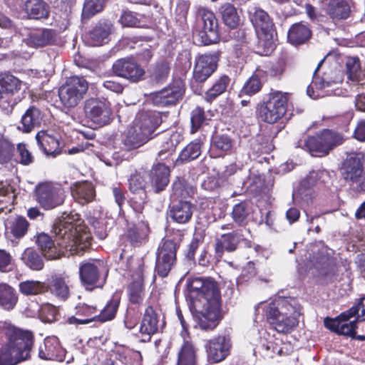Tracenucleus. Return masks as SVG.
I'll return each mask as SVG.
<instances>
[{
	"instance_id": "nucleus-1",
	"label": "nucleus",
	"mask_w": 365,
	"mask_h": 365,
	"mask_svg": "<svg viewBox=\"0 0 365 365\" xmlns=\"http://www.w3.org/2000/svg\"><path fill=\"white\" fill-rule=\"evenodd\" d=\"M74 220L73 215L64 212L53 224L54 240L44 232L36 236V243L45 258L56 259L67 252L71 255H78L91 245L89 235Z\"/></svg>"
},
{
	"instance_id": "nucleus-2",
	"label": "nucleus",
	"mask_w": 365,
	"mask_h": 365,
	"mask_svg": "<svg viewBox=\"0 0 365 365\" xmlns=\"http://www.w3.org/2000/svg\"><path fill=\"white\" fill-rule=\"evenodd\" d=\"M189 291L202 304V309L194 314L200 328L215 329L221 318V295L217 282L211 279L195 277L189 284Z\"/></svg>"
},
{
	"instance_id": "nucleus-3",
	"label": "nucleus",
	"mask_w": 365,
	"mask_h": 365,
	"mask_svg": "<svg viewBox=\"0 0 365 365\" xmlns=\"http://www.w3.org/2000/svg\"><path fill=\"white\" fill-rule=\"evenodd\" d=\"M33 343L34 336L31 331L14 330L8 343L0 349V365H16L27 359Z\"/></svg>"
},
{
	"instance_id": "nucleus-4",
	"label": "nucleus",
	"mask_w": 365,
	"mask_h": 365,
	"mask_svg": "<svg viewBox=\"0 0 365 365\" xmlns=\"http://www.w3.org/2000/svg\"><path fill=\"white\" fill-rule=\"evenodd\" d=\"M251 21L256 29L258 41V53L261 55H269L275 48L277 34L274 29V24L269 16L264 10L255 8L250 12Z\"/></svg>"
},
{
	"instance_id": "nucleus-5",
	"label": "nucleus",
	"mask_w": 365,
	"mask_h": 365,
	"mask_svg": "<svg viewBox=\"0 0 365 365\" xmlns=\"http://www.w3.org/2000/svg\"><path fill=\"white\" fill-rule=\"evenodd\" d=\"M344 140L343 136L339 133L325 129L316 135L301 139L298 142V147L307 150L312 156L324 157L341 145Z\"/></svg>"
},
{
	"instance_id": "nucleus-6",
	"label": "nucleus",
	"mask_w": 365,
	"mask_h": 365,
	"mask_svg": "<svg viewBox=\"0 0 365 365\" xmlns=\"http://www.w3.org/2000/svg\"><path fill=\"white\" fill-rule=\"evenodd\" d=\"M364 155L361 153L349 154L342 163L341 175L349 187L354 192H365Z\"/></svg>"
},
{
	"instance_id": "nucleus-7",
	"label": "nucleus",
	"mask_w": 365,
	"mask_h": 365,
	"mask_svg": "<svg viewBox=\"0 0 365 365\" xmlns=\"http://www.w3.org/2000/svg\"><path fill=\"white\" fill-rule=\"evenodd\" d=\"M266 316L268 322L277 331L288 333L298 325L299 314L291 304L283 302L280 307H275L274 304H269Z\"/></svg>"
},
{
	"instance_id": "nucleus-8",
	"label": "nucleus",
	"mask_w": 365,
	"mask_h": 365,
	"mask_svg": "<svg viewBox=\"0 0 365 365\" xmlns=\"http://www.w3.org/2000/svg\"><path fill=\"white\" fill-rule=\"evenodd\" d=\"M219 55L217 53L202 54L195 58L191 88L198 95L202 93V84L215 72L217 66Z\"/></svg>"
},
{
	"instance_id": "nucleus-9",
	"label": "nucleus",
	"mask_w": 365,
	"mask_h": 365,
	"mask_svg": "<svg viewBox=\"0 0 365 365\" xmlns=\"http://www.w3.org/2000/svg\"><path fill=\"white\" fill-rule=\"evenodd\" d=\"M287 95L281 91L270 93L267 101L259 108V118L267 123H274L279 120L287 112Z\"/></svg>"
},
{
	"instance_id": "nucleus-10",
	"label": "nucleus",
	"mask_w": 365,
	"mask_h": 365,
	"mask_svg": "<svg viewBox=\"0 0 365 365\" xmlns=\"http://www.w3.org/2000/svg\"><path fill=\"white\" fill-rule=\"evenodd\" d=\"M88 88V82L79 76H72L58 89L61 103L66 108H74L83 99Z\"/></svg>"
},
{
	"instance_id": "nucleus-11",
	"label": "nucleus",
	"mask_w": 365,
	"mask_h": 365,
	"mask_svg": "<svg viewBox=\"0 0 365 365\" xmlns=\"http://www.w3.org/2000/svg\"><path fill=\"white\" fill-rule=\"evenodd\" d=\"M179 244L173 240H164L160 244L156 254L155 272L160 277H166L175 266Z\"/></svg>"
},
{
	"instance_id": "nucleus-12",
	"label": "nucleus",
	"mask_w": 365,
	"mask_h": 365,
	"mask_svg": "<svg viewBox=\"0 0 365 365\" xmlns=\"http://www.w3.org/2000/svg\"><path fill=\"white\" fill-rule=\"evenodd\" d=\"M83 109L86 117L100 126L108 124L112 120L113 112L107 100L88 98L84 102Z\"/></svg>"
},
{
	"instance_id": "nucleus-13",
	"label": "nucleus",
	"mask_w": 365,
	"mask_h": 365,
	"mask_svg": "<svg viewBox=\"0 0 365 365\" xmlns=\"http://www.w3.org/2000/svg\"><path fill=\"white\" fill-rule=\"evenodd\" d=\"M21 88V81L9 73L0 76V108L6 113H12L17 104V99L14 97Z\"/></svg>"
},
{
	"instance_id": "nucleus-14",
	"label": "nucleus",
	"mask_w": 365,
	"mask_h": 365,
	"mask_svg": "<svg viewBox=\"0 0 365 365\" xmlns=\"http://www.w3.org/2000/svg\"><path fill=\"white\" fill-rule=\"evenodd\" d=\"M199 15L202 21V30L198 31L195 38L202 45H210L218 41L220 38L218 21L213 12L200 9Z\"/></svg>"
},
{
	"instance_id": "nucleus-15",
	"label": "nucleus",
	"mask_w": 365,
	"mask_h": 365,
	"mask_svg": "<svg viewBox=\"0 0 365 365\" xmlns=\"http://www.w3.org/2000/svg\"><path fill=\"white\" fill-rule=\"evenodd\" d=\"M99 262H86L79 267V277L81 284L87 290L92 291L95 288H102L106 279L100 269Z\"/></svg>"
},
{
	"instance_id": "nucleus-16",
	"label": "nucleus",
	"mask_w": 365,
	"mask_h": 365,
	"mask_svg": "<svg viewBox=\"0 0 365 365\" xmlns=\"http://www.w3.org/2000/svg\"><path fill=\"white\" fill-rule=\"evenodd\" d=\"M65 200V192L59 186L40 185L36 188V200L45 210H51L61 205Z\"/></svg>"
},
{
	"instance_id": "nucleus-17",
	"label": "nucleus",
	"mask_w": 365,
	"mask_h": 365,
	"mask_svg": "<svg viewBox=\"0 0 365 365\" xmlns=\"http://www.w3.org/2000/svg\"><path fill=\"white\" fill-rule=\"evenodd\" d=\"M113 73L125 78L131 83H138L144 79L145 70L134 59L123 58L114 62L112 66Z\"/></svg>"
},
{
	"instance_id": "nucleus-18",
	"label": "nucleus",
	"mask_w": 365,
	"mask_h": 365,
	"mask_svg": "<svg viewBox=\"0 0 365 365\" xmlns=\"http://www.w3.org/2000/svg\"><path fill=\"white\" fill-rule=\"evenodd\" d=\"M185 93L183 82L180 80H175L167 87L153 94V101L154 104L159 106H175L182 98Z\"/></svg>"
},
{
	"instance_id": "nucleus-19",
	"label": "nucleus",
	"mask_w": 365,
	"mask_h": 365,
	"mask_svg": "<svg viewBox=\"0 0 365 365\" xmlns=\"http://www.w3.org/2000/svg\"><path fill=\"white\" fill-rule=\"evenodd\" d=\"M205 348L210 360L215 363L222 361L230 354L232 348L230 337L226 335H219L208 341Z\"/></svg>"
},
{
	"instance_id": "nucleus-20",
	"label": "nucleus",
	"mask_w": 365,
	"mask_h": 365,
	"mask_svg": "<svg viewBox=\"0 0 365 365\" xmlns=\"http://www.w3.org/2000/svg\"><path fill=\"white\" fill-rule=\"evenodd\" d=\"M129 190L133 196L130 203L133 209L138 213H141L148 201L146 182L140 175H131L129 179Z\"/></svg>"
},
{
	"instance_id": "nucleus-21",
	"label": "nucleus",
	"mask_w": 365,
	"mask_h": 365,
	"mask_svg": "<svg viewBox=\"0 0 365 365\" xmlns=\"http://www.w3.org/2000/svg\"><path fill=\"white\" fill-rule=\"evenodd\" d=\"M158 329L159 315L153 307L149 306L145 311L140 327V332L143 337L142 341H149L151 336L158 332Z\"/></svg>"
},
{
	"instance_id": "nucleus-22",
	"label": "nucleus",
	"mask_w": 365,
	"mask_h": 365,
	"mask_svg": "<svg viewBox=\"0 0 365 365\" xmlns=\"http://www.w3.org/2000/svg\"><path fill=\"white\" fill-rule=\"evenodd\" d=\"M118 306L119 299L113 298L107 303L106 306L103 308V309L100 312L99 314L95 315L91 318L87 319H78L76 317H71L70 318H68V322L70 324H88L95 320H98L101 322L110 321L114 319L117 310L118 309Z\"/></svg>"
},
{
	"instance_id": "nucleus-23",
	"label": "nucleus",
	"mask_w": 365,
	"mask_h": 365,
	"mask_svg": "<svg viewBox=\"0 0 365 365\" xmlns=\"http://www.w3.org/2000/svg\"><path fill=\"white\" fill-rule=\"evenodd\" d=\"M242 232V230H240L222 235L215 243V252L217 256L221 257L225 251L229 252L235 251L240 242L245 240Z\"/></svg>"
},
{
	"instance_id": "nucleus-24",
	"label": "nucleus",
	"mask_w": 365,
	"mask_h": 365,
	"mask_svg": "<svg viewBox=\"0 0 365 365\" xmlns=\"http://www.w3.org/2000/svg\"><path fill=\"white\" fill-rule=\"evenodd\" d=\"M170 170L168 166L163 163L154 165L150 171L151 186L155 193L164 190L170 181Z\"/></svg>"
},
{
	"instance_id": "nucleus-25",
	"label": "nucleus",
	"mask_w": 365,
	"mask_h": 365,
	"mask_svg": "<svg viewBox=\"0 0 365 365\" xmlns=\"http://www.w3.org/2000/svg\"><path fill=\"white\" fill-rule=\"evenodd\" d=\"M160 123L158 113L153 112H143L136 118L134 125L137 130L143 132L150 139L153 138V134Z\"/></svg>"
},
{
	"instance_id": "nucleus-26",
	"label": "nucleus",
	"mask_w": 365,
	"mask_h": 365,
	"mask_svg": "<svg viewBox=\"0 0 365 365\" xmlns=\"http://www.w3.org/2000/svg\"><path fill=\"white\" fill-rule=\"evenodd\" d=\"M43 118V115L41 110L35 106H31L22 115L18 129L25 133H31L41 126Z\"/></svg>"
},
{
	"instance_id": "nucleus-27",
	"label": "nucleus",
	"mask_w": 365,
	"mask_h": 365,
	"mask_svg": "<svg viewBox=\"0 0 365 365\" xmlns=\"http://www.w3.org/2000/svg\"><path fill=\"white\" fill-rule=\"evenodd\" d=\"M196 206L186 200H180L170 206V216L176 222L185 224L190 222Z\"/></svg>"
},
{
	"instance_id": "nucleus-28",
	"label": "nucleus",
	"mask_w": 365,
	"mask_h": 365,
	"mask_svg": "<svg viewBox=\"0 0 365 365\" xmlns=\"http://www.w3.org/2000/svg\"><path fill=\"white\" fill-rule=\"evenodd\" d=\"M36 140L40 148L48 156L56 157L61 153L58 138L46 130L37 133Z\"/></svg>"
},
{
	"instance_id": "nucleus-29",
	"label": "nucleus",
	"mask_w": 365,
	"mask_h": 365,
	"mask_svg": "<svg viewBox=\"0 0 365 365\" xmlns=\"http://www.w3.org/2000/svg\"><path fill=\"white\" fill-rule=\"evenodd\" d=\"M140 220L137 225L130 227L126 234L128 240L133 246L138 247L146 241L150 229L148 222L144 221V217L138 213Z\"/></svg>"
},
{
	"instance_id": "nucleus-30",
	"label": "nucleus",
	"mask_w": 365,
	"mask_h": 365,
	"mask_svg": "<svg viewBox=\"0 0 365 365\" xmlns=\"http://www.w3.org/2000/svg\"><path fill=\"white\" fill-rule=\"evenodd\" d=\"M314 267L319 275L324 277L326 283L334 281L336 277V267L334 259L328 255H320L316 257Z\"/></svg>"
},
{
	"instance_id": "nucleus-31",
	"label": "nucleus",
	"mask_w": 365,
	"mask_h": 365,
	"mask_svg": "<svg viewBox=\"0 0 365 365\" xmlns=\"http://www.w3.org/2000/svg\"><path fill=\"white\" fill-rule=\"evenodd\" d=\"M16 3L24 4V10L29 19H39L47 18L48 11L42 0H15Z\"/></svg>"
},
{
	"instance_id": "nucleus-32",
	"label": "nucleus",
	"mask_w": 365,
	"mask_h": 365,
	"mask_svg": "<svg viewBox=\"0 0 365 365\" xmlns=\"http://www.w3.org/2000/svg\"><path fill=\"white\" fill-rule=\"evenodd\" d=\"M112 29L113 25L110 21L101 20L89 31V39L93 46H100L106 42Z\"/></svg>"
},
{
	"instance_id": "nucleus-33",
	"label": "nucleus",
	"mask_w": 365,
	"mask_h": 365,
	"mask_svg": "<svg viewBox=\"0 0 365 365\" xmlns=\"http://www.w3.org/2000/svg\"><path fill=\"white\" fill-rule=\"evenodd\" d=\"M181 135L178 133H173L171 135H164L161 139L160 149L158 153L159 160H165L170 158L175 151L177 145L181 140Z\"/></svg>"
},
{
	"instance_id": "nucleus-34",
	"label": "nucleus",
	"mask_w": 365,
	"mask_h": 365,
	"mask_svg": "<svg viewBox=\"0 0 365 365\" xmlns=\"http://www.w3.org/2000/svg\"><path fill=\"white\" fill-rule=\"evenodd\" d=\"M48 289L57 297L66 300L70 296L68 277L55 274L49 279Z\"/></svg>"
},
{
	"instance_id": "nucleus-35",
	"label": "nucleus",
	"mask_w": 365,
	"mask_h": 365,
	"mask_svg": "<svg viewBox=\"0 0 365 365\" xmlns=\"http://www.w3.org/2000/svg\"><path fill=\"white\" fill-rule=\"evenodd\" d=\"M56 40V33L51 29H40L31 32L26 39L27 44L31 46L43 47L53 43Z\"/></svg>"
},
{
	"instance_id": "nucleus-36",
	"label": "nucleus",
	"mask_w": 365,
	"mask_h": 365,
	"mask_svg": "<svg viewBox=\"0 0 365 365\" xmlns=\"http://www.w3.org/2000/svg\"><path fill=\"white\" fill-rule=\"evenodd\" d=\"M312 36L310 29L302 23H297L291 26L288 32V40L294 45L306 43Z\"/></svg>"
},
{
	"instance_id": "nucleus-37",
	"label": "nucleus",
	"mask_w": 365,
	"mask_h": 365,
	"mask_svg": "<svg viewBox=\"0 0 365 365\" xmlns=\"http://www.w3.org/2000/svg\"><path fill=\"white\" fill-rule=\"evenodd\" d=\"M72 194L75 200L81 205L92 202L96 196L94 187L88 182L76 184Z\"/></svg>"
},
{
	"instance_id": "nucleus-38",
	"label": "nucleus",
	"mask_w": 365,
	"mask_h": 365,
	"mask_svg": "<svg viewBox=\"0 0 365 365\" xmlns=\"http://www.w3.org/2000/svg\"><path fill=\"white\" fill-rule=\"evenodd\" d=\"M327 13L332 19H346L350 13V6L346 0H327Z\"/></svg>"
},
{
	"instance_id": "nucleus-39",
	"label": "nucleus",
	"mask_w": 365,
	"mask_h": 365,
	"mask_svg": "<svg viewBox=\"0 0 365 365\" xmlns=\"http://www.w3.org/2000/svg\"><path fill=\"white\" fill-rule=\"evenodd\" d=\"M196 349L190 341H184L178 354L176 365H197Z\"/></svg>"
},
{
	"instance_id": "nucleus-40",
	"label": "nucleus",
	"mask_w": 365,
	"mask_h": 365,
	"mask_svg": "<svg viewBox=\"0 0 365 365\" xmlns=\"http://www.w3.org/2000/svg\"><path fill=\"white\" fill-rule=\"evenodd\" d=\"M18 294L15 289L7 284H0V306L6 310L13 309L17 302Z\"/></svg>"
},
{
	"instance_id": "nucleus-41",
	"label": "nucleus",
	"mask_w": 365,
	"mask_h": 365,
	"mask_svg": "<svg viewBox=\"0 0 365 365\" xmlns=\"http://www.w3.org/2000/svg\"><path fill=\"white\" fill-rule=\"evenodd\" d=\"M252 212L250 203L247 201H242L233 206L231 213L234 222L239 226L247 225V218Z\"/></svg>"
},
{
	"instance_id": "nucleus-42",
	"label": "nucleus",
	"mask_w": 365,
	"mask_h": 365,
	"mask_svg": "<svg viewBox=\"0 0 365 365\" xmlns=\"http://www.w3.org/2000/svg\"><path fill=\"white\" fill-rule=\"evenodd\" d=\"M60 345L57 338H47L39 347L38 356L42 359L54 360L57 358Z\"/></svg>"
},
{
	"instance_id": "nucleus-43",
	"label": "nucleus",
	"mask_w": 365,
	"mask_h": 365,
	"mask_svg": "<svg viewBox=\"0 0 365 365\" xmlns=\"http://www.w3.org/2000/svg\"><path fill=\"white\" fill-rule=\"evenodd\" d=\"M230 83V78L223 75L217 79L212 87L205 92V100L211 103L225 92Z\"/></svg>"
},
{
	"instance_id": "nucleus-44",
	"label": "nucleus",
	"mask_w": 365,
	"mask_h": 365,
	"mask_svg": "<svg viewBox=\"0 0 365 365\" xmlns=\"http://www.w3.org/2000/svg\"><path fill=\"white\" fill-rule=\"evenodd\" d=\"M222 19L230 29H235L240 24V16L236 8L230 3L222 4L220 8Z\"/></svg>"
},
{
	"instance_id": "nucleus-45",
	"label": "nucleus",
	"mask_w": 365,
	"mask_h": 365,
	"mask_svg": "<svg viewBox=\"0 0 365 365\" xmlns=\"http://www.w3.org/2000/svg\"><path fill=\"white\" fill-rule=\"evenodd\" d=\"M21 259L31 269L38 271L43 268L44 263L41 255L33 248H26Z\"/></svg>"
},
{
	"instance_id": "nucleus-46",
	"label": "nucleus",
	"mask_w": 365,
	"mask_h": 365,
	"mask_svg": "<svg viewBox=\"0 0 365 365\" xmlns=\"http://www.w3.org/2000/svg\"><path fill=\"white\" fill-rule=\"evenodd\" d=\"M170 71V63L167 60H160L150 70V79L157 83H162L167 80Z\"/></svg>"
},
{
	"instance_id": "nucleus-47",
	"label": "nucleus",
	"mask_w": 365,
	"mask_h": 365,
	"mask_svg": "<svg viewBox=\"0 0 365 365\" xmlns=\"http://www.w3.org/2000/svg\"><path fill=\"white\" fill-rule=\"evenodd\" d=\"M19 289L20 292L25 296L41 294L48 291V287L44 283L34 280L20 282Z\"/></svg>"
},
{
	"instance_id": "nucleus-48",
	"label": "nucleus",
	"mask_w": 365,
	"mask_h": 365,
	"mask_svg": "<svg viewBox=\"0 0 365 365\" xmlns=\"http://www.w3.org/2000/svg\"><path fill=\"white\" fill-rule=\"evenodd\" d=\"M195 188L185 179L177 178L172 186V196L175 197H186L192 196Z\"/></svg>"
},
{
	"instance_id": "nucleus-49",
	"label": "nucleus",
	"mask_w": 365,
	"mask_h": 365,
	"mask_svg": "<svg viewBox=\"0 0 365 365\" xmlns=\"http://www.w3.org/2000/svg\"><path fill=\"white\" fill-rule=\"evenodd\" d=\"M130 302L132 304H139L143 300L144 287L143 278L141 274L134 279L128 287Z\"/></svg>"
},
{
	"instance_id": "nucleus-50",
	"label": "nucleus",
	"mask_w": 365,
	"mask_h": 365,
	"mask_svg": "<svg viewBox=\"0 0 365 365\" xmlns=\"http://www.w3.org/2000/svg\"><path fill=\"white\" fill-rule=\"evenodd\" d=\"M233 143V140L227 135H215L212 138L211 149L220 153L221 155L231 150Z\"/></svg>"
},
{
	"instance_id": "nucleus-51",
	"label": "nucleus",
	"mask_w": 365,
	"mask_h": 365,
	"mask_svg": "<svg viewBox=\"0 0 365 365\" xmlns=\"http://www.w3.org/2000/svg\"><path fill=\"white\" fill-rule=\"evenodd\" d=\"M201 154V143L199 140H195L190 143L181 151L178 160L181 162H190L195 160Z\"/></svg>"
},
{
	"instance_id": "nucleus-52",
	"label": "nucleus",
	"mask_w": 365,
	"mask_h": 365,
	"mask_svg": "<svg viewBox=\"0 0 365 365\" xmlns=\"http://www.w3.org/2000/svg\"><path fill=\"white\" fill-rule=\"evenodd\" d=\"M29 227V223L25 217H17L10 222L9 233L16 239H21L26 234Z\"/></svg>"
},
{
	"instance_id": "nucleus-53",
	"label": "nucleus",
	"mask_w": 365,
	"mask_h": 365,
	"mask_svg": "<svg viewBox=\"0 0 365 365\" xmlns=\"http://www.w3.org/2000/svg\"><path fill=\"white\" fill-rule=\"evenodd\" d=\"M106 0H85L82 17L89 19L98 12H101L104 7Z\"/></svg>"
},
{
	"instance_id": "nucleus-54",
	"label": "nucleus",
	"mask_w": 365,
	"mask_h": 365,
	"mask_svg": "<svg viewBox=\"0 0 365 365\" xmlns=\"http://www.w3.org/2000/svg\"><path fill=\"white\" fill-rule=\"evenodd\" d=\"M330 175L329 171L326 170H313L303 179L302 181H306V185L312 187L315 185L317 181H320L324 184H327L330 180Z\"/></svg>"
},
{
	"instance_id": "nucleus-55",
	"label": "nucleus",
	"mask_w": 365,
	"mask_h": 365,
	"mask_svg": "<svg viewBox=\"0 0 365 365\" xmlns=\"http://www.w3.org/2000/svg\"><path fill=\"white\" fill-rule=\"evenodd\" d=\"M262 86V83L259 79V75L253 74L245 83L240 93V96L243 95L252 96L259 92Z\"/></svg>"
},
{
	"instance_id": "nucleus-56",
	"label": "nucleus",
	"mask_w": 365,
	"mask_h": 365,
	"mask_svg": "<svg viewBox=\"0 0 365 365\" xmlns=\"http://www.w3.org/2000/svg\"><path fill=\"white\" fill-rule=\"evenodd\" d=\"M293 195L296 200L309 205L312 202L314 192L312 187L306 185V181H301L298 190Z\"/></svg>"
},
{
	"instance_id": "nucleus-57",
	"label": "nucleus",
	"mask_w": 365,
	"mask_h": 365,
	"mask_svg": "<svg viewBox=\"0 0 365 365\" xmlns=\"http://www.w3.org/2000/svg\"><path fill=\"white\" fill-rule=\"evenodd\" d=\"M352 317L365 318V297L361 298L357 304L339 315V318L345 321Z\"/></svg>"
},
{
	"instance_id": "nucleus-58",
	"label": "nucleus",
	"mask_w": 365,
	"mask_h": 365,
	"mask_svg": "<svg viewBox=\"0 0 365 365\" xmlns=\"http://www.w3.org/2000/svg\"><path fill=\"white\" fill-rule=\"evenodd\" d=\"M14 145L5 139H0V164L7 163L12 158Z\"/></svg>"
},
{
	"instance_id": "nucleus-59",
	"label": "nucleus",
	"mask_w": 365,
	"mask_h": 365,
	"mask_svg": "<svg viewBox=\"0 0 365 365\" xmlns=\"http://www.w3.org/2000/svg\"><path fill=\"white\" fill-rule=\"evenodd\" d=\"M346 73L349 78L352 81H356L359 78L360 73V61L356 57H349L346 62Z\"/></svg>"
},
{
	"instance_id": "nucleus-60",
	"label": "nucleus",
	"mask_w": 365,
	"mask_h": 365,
	"mask_svg": "<svg viewBox=\"0 0 365 365\" xmlns=\"http://www.w3.org/2000/svg\"><path fill=\"white\" fill-rule=\"evenodd\" d=\"M205 111L200 107L195 108L191 113V131L195 133L205 121Z\"/></svg>"
},
{
	"instance_id": "nucleus-61",
	"label": "nucleus",
	"mask_w": 365,
	"mask_h": 365,
	"mask_svg": "<svg viewBox=\"0 0 365 365\" xmlns=\"http://www.w3.org/2000/svg\"><path fill=\"white\" fill-rule=\"evenodd\" d=\"M89 223L94 230L95 235L101 240L105 239L108 235L106 222L104 220H98L92 217Z\"/></svg>"
},
{
	"instance_id": "nucleus-62",
	"label": "nucleus",
	"mask_w": 365,
	"mask_h": 365,
	"mask_svg": "<svg viewBox=\"0 0 365 365\" xmlns=\"http://www.w3.org/2000/svg\"><path fill=\"white\" fill-rule=\"evenodd\" d=\"M339 319L341 321L339 327V330L338 334H342L345 336H351L352 339H355L356 335V329H355V320L353 322H348L349 320H342L339 317Z\"/></svg>"
},
{
	"instance_id": "nucleus-63",
	"label": "nucleus",
	"mask_w": 365,
	"mask_h": 365,
	"mask_svg": "<svg viewBox=\"0 0 365 365\" xmlns=\"http://www.w3.org/2000/svg\"><path fill=\"white\" fill-rule=\"evenodd\" d=\"M12 257L4 250H0V271L7 272L12 269Z\"/></svg>"
},
{
	"instance_id": "nucleus-64",
	"label": "nucleus",
	"mask_w": 365,
	"mask_h": 365,
	"mask_svg": "<svg viewBox=\"0 0 365 365\" xmlns=\"http://www.w3.org/2000/svg\"><path fill=\"white\" fill-rule=\"evenodd\" d=\"M355 329V339L365 340V318L356 317Z\"/></svg>"
}]
</instances>
